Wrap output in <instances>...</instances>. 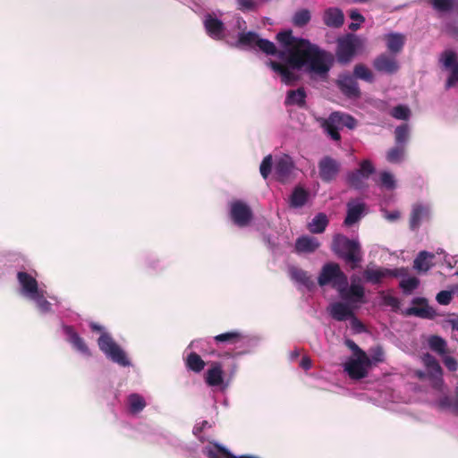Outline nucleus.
Listing matches in <instances>:
<instances>
[{
	"mask_svg": "<svg viewBox=\"0 0 458 458\" xmlns=\"http://www.w3.org/2000/svg\"><path fill=\"white\" fill-rule=\"evenodd\" d=\"M306 92L303 88H299L296 90H289L285 98V105H296L300 107L305 106L306 104Z\"/></svg>",
	"mask_w": 458,
	"mask_h": 458,
	"instance_id": "nucleus-37",
	"label": "nucleus"
},
{
	"mask_svg": "<svg viewBox=\"0 0 458 458\" xmlns=\"http://www.w3.org/2000/svg\"><path fill=\"white\" fill-rule=\"evenodd\" d=\"M365 204L359 203L356 205H352L351 203L347 204V215L344 219V225L347 226H351L353 224L357 223L364 211Z\"/></svg>",
	"mask_w": 458,
	"mask_h": 458,
	"instance_id": "nucleus-35",
	"label": "nucleus"
},
{
	"mask_svg": "<svg viewBox=\"0 0 458 458\" xmlns=\"http://www.w3.org/2000/svg\"><path fill=\"white\" fill-rule=\"evenodd\" d=\"M387 273H389L388 268H367L363 272V276L367 282L377 284H380L383 278L388 276Z\"/></svg>",
	"mask_w": 458,
	"mask_h": 458,
	"instance_id": "nucleus-38",
	"label": "nucleus"
},
{
	"mask_svg": "<svg viewBox=\"0 0 458 458\" xmlns=\"http://www.w3.org/2000/svg\"><path fill=\"white\" fill-rule=\"evenodd\" d=\"M321 126L333 140L340 141L341 135L339 131L344 127L350 130L354 129L357 126V120L351 114L336 111L330 114L327 119H324Z\"/></svg>",
	"mask_w": 458,
	"mask_h": 458,
	"instance_id": "nucleus-4",
	"label": "nucleus"
},
{
	"mask_svg": "<svg viewBox=\"0 0 458 458\" xmlns=\"http://www.w3.org/2000/svg\"><path fill=\"white\" fill-rule=\"evenodd\" d=\"M202 454L207 458H259L252 454L233 455L224 445L214 441H207V444L202 447Z\"/></svg>",
	"mask_w": 458,
	"mask_h": 458,
	"instance_id": "nucleus-13",
	"label": "nucleus"
},
{
	"mask_svg": "<svg viewBox=\"0 0 458 458\" xmlns=\"http://www.w3.org/2000/svg\"><path fill=\"white\" fill-rule=\"evenodd\" d=\"M379 185L386 190H393L395 188V180L392 174L389 172H382L380 174Z\"/></svg>",
	"mask_w": 458,
	"mask_h": 458,
	"instance_id": "nucleus-50",
	"label": "nucleus"
},
{
	"mask_svg": "<svg viewBox=\"0 0 458 458\" xmlns=\"http://www.w3.org/2000/svg\"><path fill=\"white\" fill-rule=\"evenodd\" d=\"M99 349L109 358L112 361L123 367L131 365L129 358L123 350L115 343L113 337L108 333H102L98 340Z\"/></svg>",
	"mask_w": 458,
	"mask_h": 458,
	"instance_id": "nucleus-6",
	"label": "nucleus"
},
{
	"mask_svg": "<svg viewBox=\"0 0 458 458\" xmlns=\"http://www.w3.org/2000/svg\"><path fill=\"white\" fill-rule=\"evenodd\" d=\"M328 223L327 215L325 213H318L308 223L307 229L311 233H322L325 232Z\"/></svg>",
	"mask_w": 458,
	"mask_h": 458,
	"instance_id": "nucleus-34",
	"label": "nucleus"
},
{
	"mask_svg": "<svg viewBox=\"0 0 458 458\" xmlns=\"http://www.w3.org/2000/svg\"><path fill=\"white\" fill-rule=\"evenodd\" d=\"M410 137V127L407 123L397 126L394 130V140L396 145L404 146L408 142Z\"/></svg>",
	"mask_w": 458,
	"mask_h": 458,
	"instance_id": "nucleus-43",
	"label": "nucleus"
},
{
	"mask_svg": "<svg viewBox=\"0 0 458 458\" xmlns=\"http://www.w3.org/2000/svg\"><path fill=\"white\" fill-rule=\"evenodd\" d=\"M309 199V191L302 186H296L289 198V206L293 208L303 207Z\"/></svg>",
	"mask_w": 458,
	"mask_h": 458,
	"instance_id": "nucleus-32",
	"label": "nucleus"
},
{
	"mask_svg": "<svg viewBox=\"0 0 458 458\" xmlns=\"http://www.w3.org/2000/svg\"><path fill=\"white\" fill-rule=\"evenodd\" d=\"M385 217L390 222H394L401 217V213L398 210L386 212Z\"/></svg>",
	"mask_w": 458,
	"mask_h": 458,
	"instance_id": "nucleus-62",
	"label": "nucleus"
},
{
	"mask_svg": "<svg viewBox=\"0 0 458 458\" xmlns=\"http://www.w3.org/2000/svg\"><path fill=\"white\" fill-rule=\"evenodd\" d=\"M428 215V208L423 207L422 205L416 204L413 206L412 210L410 215L409 225L411 230H417L423 217Z\"/></svg>",
	"mask_w": 458,
	"mask_h": 458,
	"instance_id": "nucleus-36",
	"label": "nucleus"
},
{
	"mask_svg": "<svg viewBox=\"0 0 458 458\" xmlns=\"http://www.w3.org/2000/svg\"><path fill=\"white\" fill-rule=\"evenodd\" d=\"M318 284L321 287L331 285L338 290L341 286L348 285V278L338 263L327 262L321 267L318 276Z\"/></svg>",
	"mask_w": 458,
	"mask_h": 458,
	"instance_id": "nucleus-5",
	"label": "nucleus"
},
{
	"mask_svg": "<svg viewBox=\"0 0 458 458\" xmlns=\"http://www.w3.org/2000/svg\"><path fill=\"white\" fill-rule=\"evenodd\" d=\"M422 362L427 368L428 377L435 387L440 386L443 382V369L437 360L430 353L422 356Z\"/></svg>",
	"mask_w": 458,
	"mask_h": 458,
	"instance_id": "nucleus-14",
	"label": "nucleus"
},
{
	"mask_svg": "<svg viewBox=\"0 0 458 458\" xmlns=\"http://www.w3.org/2000/svg\"><path fill=\"white\" fill-rule=\"evenodd\" d=\"M355 78L363 80L368 82H372L374 80L371 71L362 64H356L353 70Z\"/></svg>",
	"mask_w": 458,
	"mask_h": 458,
	"instance_id": "nucleus-46",
	"label": "nucleus"
},
{
	"mask_svg": "<svg viewBox=\"0 0 458 458\" xmlns=\"http://www.w3.org/2000/svg\"><path fill=\"white\" fill-rule=\"evenodd\" d=\"M332 251L350 265L351 269H356L362 260V251L357 241L351 240L344 234H335L331 244Z\"/></svg>",
	"mask_w": 458,
	"mask_h": 458,
	"instance_id": "nucleus-2",
	"label": "nucleus"
},
{
	"mask_svg": "<svg viewBox=\"0 0 458 458\" xmlns=\"http://www.w3.org/2000/svg\"><path fill=\"white\" fill-rule=\"evenodd\" d=\"M30 299L36 301L37 307L41 312L47 313L51 310V303L44 297L43 292H38L36 295L30 297Z\"/></svg>",
	"mask_w": 458,
	"mask_h": 458,
	"instance_id": "nucleus-49",
	"label": "nucleus"
},
{
	"mask_svg": "<svg viewBox=\"0 0 458 458\" xmlns=\"http://www.w3.org/2000/svg\"><path fill=\"white\" fill-rule=\"evenodd\" d=\"M353 313L352 308L344 302L336 301L329 307V314L336 321H345L353 317Z\"/></svg>",
	"mask_w": 458,
	"mask_h": 458,
	"instance_id": "nucleus-23",
	"label": "nucleus"
},
{
	"mask_svg": "<svg viewBox=\"0 0 458 458\" xmlns=\"http://www.w3.org/2000/svg\"><path fill=\"white\" fill-rule=\"evenodd\" d=\"M146 403H130L128 411L132 415H137L145 408Z\"/></svg>",
	"mask_w": 458,
	"mask_h": 458,
	"instance_id": "nucleus-59",
	"label": "nucleus"
},
{
	"mask_svg": "<svg viewBox=\"0 0 458 458\" xmlns=\"http://www.w3.org/2000/svg\"><path fill=\"white\" fill-rule=\"evenodd\" d=\"M300 366L305 370L310 369L312 366L311 360L308 356L302 357L300 362Z\"/></svg>",
	"mask_w": 458,
	"mask_h": 458,
	"instance_id": "nucleus-64",
	"label": "nucleus"
},
{
	"mask_svg": "<svg viewBox=\"0 0 458 458\" xmlns=\"http://www.w3.org/2000/svg\"><path fill=\"white\" fill-rule=\"evenodd\" d=\"M441 61L443 65L450 70L445 88L450 89L458 83V63L456 62V54L452 50H445L442 53Z\"/></svg>",
	"mask_w": 458,
	"mask_h": 458,
	"instance_id": "nucleus-15",
	"label": "nucleus"
},
{
	"mask_svg": "<svg viewBox=\"0 0 458 458\" xmlns=\"http://www.w3.org/2000/svg\"><path fill=\"white\" fill-rule=\"evenodd\" d=\"M204 26L209 37L214 39L223 38L225 25L222 21L208 14L204 20Z\"/></svg>",
	"mask_w": 458,
	"mask_h": 458,
	"instance_id": "nucleus-21",
	"label": "nucleus"
},
{
	"mask_svg": "<svg viewBox=\"0 0 458 458\" xmlns=\"http://www.w3.org/2000/svg\"><path fill=\"white\" fill-rule=\"evenodd\" d=\"M345 344L348 348H350L353 352L354 357L361 356L362 352H365L361 350L352 340H346Z\"/></svg>",
	"mask_w": 458,
	"mask_h": 458,
	"instance_id": "nucleus-60",
	"label": "nucleus"
},
{
	"mask_svg": "<svg viewBox=\"0 0 458 458\" xmlns=\"http://www.w3.org/2000/svg\"><path fill=\"white\" fill-rule=\"evenodd\" d=\"M64 331L68 337L69 343L73 346V348L81 353L89 354V350L85 341L78 335L72 326H64Z\"/></svg>",
	"mask_w": 458,
	"mask_h": 458,
	"instance_id": "nucleus-27",
	"label": "nucleus"
},
{
	"mask_svg": "<svg viewBox=\"0 0 458 458\" xmlns=\"http://www.w3.org/2000/svg\"><path fill=\"white\" fill-rule=\"evenodd\" d=\"M435 255L426 250L420 251L413 261V267L419 272H427L433 266Z\"/></svg>",
	"mask_w": 458,
	"mask_h": 458,
	"instance_id": "nucleus-33",
	"label": "nucleus"
},
{
	"mask_svg": "<svg viewBox=\"0 0 458 458\" xmlns=\"http://www.w3.org/2000/svg\"><path fill=\"white\" fill-rule=\"evenodd\" d=\"M428 344L433 352L441 356H444L447 352L445 340L438 335H431L428 340Z\"/></svg>",
	"mask_w": 458,
	"mask_h": 458,
	"instance_id": "nucleus-41",
	"label": "nucleus"
},
{
	"mask_svg": "<svg viewBox=\"0 0 458 458\" xmlns=\"http://www.w3.org/2000/svg\"><path fill=\"white\" fill-rule=\"evenodd\" d=\"M453 294L452 291H441L437 294L436 300L440 305H448L453 299Z\"/></svg>",
	"mask_w": 458,
	"mask_h": 458,
	"instance_id": "nucleus-53",
	"label": "nucleus"
},
{
	"mask_svg": "<svg viewBox=\"0 0 458 458\" xmlns=\"http://www.w3.org/2000/svg\"><path fill=\"white\" fill-rule=\"evenodd\" d=\"M383 301L386 306L392 307L394 310L399 309L400 301L398 298L393 295H385L383 297Z\"/></svg>",
	"mask_w": 458,
	"mask_h": 458,
	"instance_id": "nucleus-58",
	"label": "nucleus"
},
{
	"mask_svg": "<svg viewBox=\"0 0 458 458\" xmlns=\"http://www.w3.org/2000/svg\"><path fill=\"white\" fill-rule=\"evenodd\" d=\"M293 168V161L289 156L285 155L283 157L279 158L276 161L275 166V173L277 177V180L281 182H287Z\"/></svg>",
	"mask_w": 458,
	"mask_h": 458,
	"instance_id": "nucleus-20",
	"label": "nucleus"
},
{
	"mask_svg": "<svg viewBox=\"0 0 458 458\" xmlns=\"http://www.w3.org/2000/svg\"><path fill=\"white\" fill-rule=\"evenodd\" d=\"M273 165V158L271 155L266 156L259 166L260 174L264 179H267L271 173Z\"/></svg>",
	"mask_w": 458,
	"mask_h": 458,
	"instance_id": "nucleus-52",
	"label": "nucleus"
},
{
	"mask_svg": "<svg viewBox=\"0 0 458 458\" xmlns=\"http://www.w3.org/2000/svg\"><path fill=\"white\" fill-rule=\"evenodd\" d=\"M443 362L449 371L454 372L458 369V362L455 358L452 356L445 355L443 357Z\"/></svg>",
	"mask_w": 458,
	"mask_h": 458,
	"instance_id": "nucleus-56",
	"label": "nucleus"
},
{
	"mask_svg": "<svg viewBox=\"0 0 458 458\" xmlns=\"http://www.w3.org/2000/svg\"><path fill=\"white\" fill-rule=\"evenodd\" d=\"M351 320V327L355 333H362L365 331L364 324L355 316L353 313V317H350Z\"/></svg>",
	"mask_w": 458,
	"mask_h": 458,
	"instance_id": "nucleus-55",
	"label": "nucleus"
},
{
	"mask_svg": "<svg viewBox=\"0 0 458 458\" xmlns=\"http://www.w3.org/2000/svg\"><path fill=\"white\" fill-rule=\"evenodd\" d=\"M342 299L351 303H364L365 291L360 284H352L349 287L341 286L338 289Z\"/></svg>",
	"mask_w": 458,
	"mask_h": 458,
	"instance_id": "nucleus-17",
	"label": "nucleus"
},
{
	"mask_svg": "<svg viewBox=\"0 0 458 458\" xmlns=\"http://www.w3.org/2000/svg\"><path fill=\"white\" fill-rule=\"evenodd\" d=\"M433 8L438 12H450L454 5V0H429Z\"/></svg>",
	"mask_w": 458,
	"mask_h": 458,
	"instance_id": "nucleus-48",
	"label": "nucleus"
},
{
	"mask_svg": "<svg viewBox=\"0 0 458 458\" xmlns=\"http://www.w3.org/2000/svg\"><path fill=\"white\" fill-rule=\"evenodd\" d=\"M289 275L292 280L304 285L308 289H311L314 286V282L309 273L302 268L295 266H292L289 268Z\"/></svg>",
	"mask_w": 458,
	"mask_h": 458,
	"instance_id": "nucleus-31",
	"label": "nucleus"
},
{
	"mask_svg": "<svg viewBox=\"0 0 458 458\" xmlns=\"http://www.w3.org/2000/svg\"><path fill=\"white\" fill-rule=\"evenodd\" d=\"M238 9L242 12L253 11L256 8V2L254 0H236Z\"/></svg>",
	"mask_w": 458,
	"mask_h": 458,
	"instance_id": "nucleus-54",
	"label": "nucleus"
},
{
	"mask_svg": "<svg viewBox=\"0 0 458 458\" xmlns=\"http://www.w3.org/2000/svg\"><path fill=\"white\" fill-rule=\"evenodd\" d=\"M387 49L393 54L400 53L405 44V36L402 33L392 32L385 35Z\"/></svg>",
	"mask_w": 458,
	"mask_h": 458,
	"instance_id": "nucleus-30",
	"label": "nucleus"
},
{
	"mask_svg": "<svg viewBox=\"0 0 458 458\" xmlns=\"http://www.w3.org/2000/svg\"><path fill=\"white\" fill-rule=\"evenodd\" d=\"M387 275L388 276H394V277H400V276H406L408 274V271L406 268H396V269H388Z\"/></svg>",
	"mask_w": 458,
	"mask_h": 458,
	"instance_id": "nucleus-61",
	"label": "nucleus"
},
{
	"mask_svg": "<svg viewBox=\"0 0 458 458\" xmlns=\"http://www.w3.org/2000/svg\"><path fill=\"white\" fill-rule=\"evenodd\" d=\"M318 167L319 178L326 183L335 181L341 171L340 162L330 156L323 157L318 161Z\"/></svg>",
	"mask_w": 458,
	"mask_h": 458,
	"instance_id": "nucleus-11",
	"label": "nucleus"
},
{
	"mask_svg": "<svg viewBox=\"0 0 458 458\" xmlns=\"http://www.w3.org/2000/svg\"><path fill=\"white\" fill-rule=\"evenodd\" d=\"M337 85L341 92L348 98L357 99L361 95L359 84L352 75L346 74L340 76L337 81Z\"/></svg>",
	"mask_w": 458,
	"mask_h": 458,
	"instance_id": "nucleus-16",
	"label": "nucleus"
},
{
	"mask_svg": "<svg viewBox=\"0 0 458 458\" xmlns=\"http://www.w3.org/2000/svg\"><path fill=\"white\" fill-rule=\"evenodd\" d=\"M376 172L372 162L364 159L359 164V168L347 173L346 182L350 187L355 190H362L368 187L366 181Z\"/></svg>",
	"mask_w": 458,
	"mask_h": 458,
	"instance_id": "nucleus-7",
	"label": "nucleus"
},
{
	"mask_svg": "<svg viewBox=\"0 0 458 458\" xmlns=\"http://www.w3.org/2000/svg\"><path fill=\"white\" fill-rule=\"evenodd\" d=\"M321 126L333 140L340 141L341 135L339 131L344 127L350 130L354 129L357 126V120L351 114L336 111L330 114L327 119H324Z\"/></svg>",
	"mask_w": 458,
	"mask_h": 458,
	"instance_id": "nucleus-3",
	"label": "nucleus"
},
{
	"mask_svg": "<svg viewBox=\"0 0 458 458\" xmlns=\"http://www.w3.org/2000/svg\"><path fill=\"white\" fill-rule=\"evenodd\" d=\"M411 114L410 109L403 105H398L391 111V115L399 120H408Z\"/></svg>",
	"mask_w": 458,
	"mask_h": 458,
	"instance_id": "nucleus-51",
	"label": "nucleus"
},
{
	"mask_svg": "<svg viewBox=\"0 0 458 458\" xmlns=\"http://www.w3.org/2000/svg\"><path fill=\"white\" fill-rule=\"evenodd\" d=\"M404 154L405 147L396 145L387 151L386 159L390 163H400L403 159Z\"/></svg>",
	"mask_w": 458,
	"mask_h": 458,
	"instance_id": "nucleus-45",
	"label": "nucleus"
},
{
	"mask_svg": "<svg viewBox=\"0 0 458 458\" xmlns=\"http://www.w3.org/2000/svg\"><path fill=\"white\" fill-rule=\"evenodd\" d=\"M371 366V360L366 352H362L361 356L350 359L344 364V370L352 379H361L367 377L368 369Z\"/></svg>",
	"mask_w": 458,
	"mask_h": 458,
	"instance_id": "nucleus-9",
	"label": "nucleus"
},
{
	"mask_svg": "<svg viewBox=\"0 0 458 458\" xmlns=\"http://www.w3.org/2000/svg\"><path fill=\"white\" fill-rule=\"evenodd\" d=\"M230 217L239 227L247 226L253 218V213L249 205L242 200L230 203Z\"/></svg>",
	"mask_w": 458,
	"mask_h": 458,
	"instance_id": "nucleus-10",
	"label": "nucleus"
},
{
	"mask_svg": "<svg viewBox=\"0 0 458 458\" xmlns=\"http://www.w3.org/2000/svg\"><path fill=\"white\" fill-rule=\"evenodd\" d=\"M432 408L445 414L458 416V403H428Z\"/></svg>",
	"mask_w": 458,
	"mask_h": 458,
	"instance_id": "nucleus-42",
	"label": "nucleus"
},
{
	"mask_svg": "<svg viewBox=\"0 0 458 458\" xmlns=\"http://www.w3.org/2000/svg\"><path fill=\"white\" fill-rule=\"evenodd\" d=\"M311 19L310 12L308 9L297 11L293 17L294 26L301 28L307 25Z\"/></svg>",
	"mask_w": 458,
	"mask_h": 458,
	"instance_id": "nucleus-44",
	"label": "nucleus"
},
{
	"mask_svg": "<svg viewBox=\"0 0 458 458\" xmlns=\"http://www.w3.org/2000/svg\"><path fill=\"white\" fill-rule=\"evenodd\" d=\"M320 247V242L315 237L303 235L296 239L294 249L299 254L313 253Z\"/></svg>",
	"mask_w": 458,
	"mask_h": 458,
	"instance_id": "nucleus-22",
	"label": "nucleus"
},
{
	"mask_svg": "<svg viewBox=\"0 0 458 458\" xmlns=\"http://www.w3.org/2000/svg\"><path fill=\"white\" fill-rule=\"evenodd\" d=\"M223 381L222 364L217 361L212 362L210 369L206 373V383L210 386H218Z\"/></svg>",
	"mask_w": 458,
	"mask_h": 458,
	"instance_id": "nucleus-29",
	"label": "nucleus"
},
{
	"mask_svg": "<svg viewBox=\"0 0 458 458\" xmlns=\"http://www.w3.org/2000/svg\"><path fill=\"white\" fill-rule=\"evenodd\" d=\"M344 21V13L335 7H330L325 10L323 13V22L330 28H340Z\"/></svg>",
	"mask_w": 458,
	"mask_h": 458,
	"instance_id": "nucleus-24",
	"label": "nucleus"
},
{
	"mask_svg": "<svg viewBox=\"0 0 458 458\" xmlns=\"http://www.w3.org/2000/svg\"><path fill=\"white\" fill-rule=\"evenodd\" d=\"M276 38L282 46L289 47L288 56H292L295 52V49L299 47L300 40H306L305 38L293 37L291 30L278 32Z\"/></svg>",
	"mask_w": 458,
	"mask_h": 458,
	"instance_id": "nucleus-25",
	"label": "nucleus"
},
{
	"mask_svg": "<svg viewBox=\"0 0 458 458\" xmlns=\"http://www.w3.org/2000/svg\"><path fill=\"white\" fill-rule=\"evenodd\" d=\"M243 339V335L242 333L238 331H230L225 332L220 335H217L214 337V340L216 344H236L240 343Z\"/></svg>",
	"mask_w": 458,
	"mask_h": 458,
	"instance_id": "nucleus-39",
	"label": "nucleus"
},
{
	"mask_svg": "<svg viewBox=\"0 0 458 458\" xmlns=\"http://www.w3.org/2000/svg\"><path fill=\"white\" fill-rule=\"evenodd\" d=\"M372 360L377 362L383 361L384 360V352L381 348L377 347L373 351Z\"/></svg>",
	"mask_w": 458,
	"mask_h": 458,
	"instance_id": "nucleus-63",
	"label": "nucleus"
},
{
	"mask_svg": "<svg viewBox=\"0 0 458 458\" xmlns=\"http://www.w3.org/2000/svg\"><path fill=\"white\" fill-rule=\"evenodd\" d=\"M413 304H422L424 305L421 308L419 307H411L406 310L405 314L407 316H416L423 318H432L433 313L431 308L428 307V301L425 298H414L412 300Z\"/></svg>",
	"mask_w": 458,
	"mask_h": 458,
	"instance_id": "nucleus-28",
	"label": "nucleus"
},
{
	"mask_svg": "<svg viewBox=\"0 0 458 458\" xmlns=\"http://www.w3.org/2000/svg\"><path fill=\"white\" fill-rule=\"evenodd\" d=\"M359 39L353 35L339 39L337 44L336 56L341 64L349 63L355 55Z\"/></svg>",
	"mask_w": 458,
	"mask_h": 458,
	"instance_id": "nucleus-12",
	"label": "nucleus"
},
{
	"mask_svg": "<svg viewBox=\"0 0 458 458\" xmlns=\"http://www.w3.org/2000/svg\"><path fill=\"white\" fill-rule=\"evenodd\" d=\"M185 364L190 370L195 373H199L200 371H202L206 365L205 361L201 359V357L194 352L188 354L185 360Z\"/></svg>",
	"mask_w": 458,
	"mask_h": 458,
	"instance_id": "nucleus-40",
	"label": "nucleus"
},
{
	"mask_svg": "<svg viewBox=\"0 0 458 458\" xmlns=\"http://www.w3.org/2000/svg\"><path fill=\"white\" fill-rule=\"evenodd\" d=\"M333 62L334 56L331 53L321 49L310 40H300L295 52L287 58V64L290 67L301 69L305 66L309 73L322 78L327 76Z\"/></svg>",
	"mask_w": 458,
	"mask_h": 458,
	"instance_id": "nucleus-1",
	"label": "nucleus"
},
{
	"mask_svg": "<svg viewBox=\"0 0 458 458\" xmlns=\"http://www.w3.org/2000/svg\"><path fill=\"white\" fill-rule=\"evenodd\" d=\"M17 280L21 287L23 294L26 296L30 298L40 292L38 281L29 273L19 271L17 273Z\"/></svg>",
	"mask_w": 458,
	"mask_h": 458,
	"instance_id": "nucleus-18",
	"label": "nucleus"
},
{
	"mask_svg": "<svg viewBox=\"0 0 458 458\" xmlns=\"http://www.w3.org/2000/svg\"><path fill=\"white\" fill-rule=\"evenodd\" d=\"M267 65L269 66L274 72L279 73L282 81L287 85L293 83L297 80L296 75L289 69L288 66L284 64L273 60H268L267 62Z\"/></svg>",
	"mask_w": 458,
	"mask_h": 458,
	"instance_id": "nucleus-26",
	"label": "nucleus"
},
{
	"mask_svg": "<svg viewBox=\"0 0 458 458\" xmlns=\"http://www.w3.org/2000/svg\"><path fill=\"white\" fill-rule=\"evenodd\" d=\"M419 284H420V280L415 276H411V277H408L406 279L401 280L399 283V287L403 290V292L405 294H410L415 289L418 288Z\"/></svg>",
	"mask_w": 458,
	"mask_h": 458,
	"instance_id": "nucleus-47",
	"label": "nucleus"
},
{
	"mask_svg": "<svg viewBox=\"0 0 458 458\" xmlns=\"http://www.w3.org/2000/svg\"><path fill=\"white\" fill-rule=\"evenodd\" d=\"M237 47H257L264 54L276 53V45L272 41L259 38V34L253 31L239 33Z\"/></svg>",
	"mask_w": 458,
	"mask_h": 458,
	"instance_id": "nucleus-8",
	"label": "nucleus"
},
{
	"mask_svg": "<svg viewBox=\"0 0 458 458\" xmlns=\"http://www.w3.org/2000/svg\"><path fill=\"white\" fill-rule=\"evenodd\" d=\"M374 68L380 72L395 73L399 70V64L393 56L386 54L378 55L373 62Z\"/></svg>",
	"mask_w": 458,
	"mask_h": 458,
	"instance_id": "nucleus-19",
	"label": "nucleus"
},
{
	"mask_svg": "<svg viewBox=\"0 0 458 458\" xmlns=\"http://www.w3.org/2000/svg\"><path fill=\"white\" fill-rule=\"evenodd\" d=\"M206 428H211V424L207 421V420H203L201 422V426H199V424H197L194 428H193V434L202 442L204 443L206 440L204 438L203 436L200 435L202 429Z\"/></svg>",
	"mask_w": 458,
	"mask_h": 458,
	"instance_id": "nucleus-57",
	"label": "nucleus"
}]
</instances>
